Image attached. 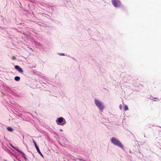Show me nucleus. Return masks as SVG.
<instances>
[{"label": "nucleus", "instance_id": "nucleus-1", "mask_svg": "<svg viewBox=\"0 0 161 161\" xmlns=\"http://www.w3.org/2000/svg\"><path fill=\"white\" fill-rule=\"evenodd\" d=\"M94 103L96 106L99 109L100 112H103L105 108L103 103L101 101L97 99H95Z\"/></svg>", "mask_w": 161, "mask_h": 161}, {"label": "nucleus", "instance_id": "nucleus-2", "mask_svg": "<svg viewBox=\"0 0 161 161\" xmlns=\"http://www.w3.org/2000/svg\"><path fill=\"white\" fill-rule=\"evenodd\" d=\"M111 142L114 145L122 149H124V146L121 142L117 139L114 137H113L111 139Z\"/></svg>", "mask_w": 161, "mask_h": 161}, {"label": "nucleus", "instance_id": "nucleus-3", "mask_svg": "<svg viewBox=\"0 0 161 161\" xmlns=\"http://www.w3.org/2000/svg\"><path fill=\"white\" fill-rule=\"evenodd\" d=\"M56 122L58 125L62 126L66 124V123L65 119L63 117L58 118L56 120Z\"/></svg>", "mask_w": 161, "mask_h": 161}, {"label": "nucleus", "instance_id": "nucleus-4", "mask_svg": "<svg viewBox=\"0 0 161 161\" xmlns=\"http://www.w3.org/2000/svg\"><path fill=\"white\" fill-rule=\"evenodd\" d=\"M112 3L115 8L120 7L121 5V3L119 0H112Z\"/></svg>", "mask_w": 161, "mask_h": 161}, {"label": "nucleus", "instance_id": "nucleus-5", "mask_svg": "<svg viewBox=\"0 0 161 161\" xmlns=\"http://www.w3.org/2000/svg\"><path fill=\"white\" fill-rule=\"evenodd\" d=\"M33 142L35 145V147L37 150V152L41 155V156L43 157V155L40 151L39 149L38 148V146H37L36 142L34 140H33Z\"/></svg>", "mask_w": 161, "mask_h": 161}, {"label": "nucleus", "instance_id": "nucleus-6", "mask_svg": "<svg viewBox=\"0 0 161 161\" xmlns=\"http://www.w3.org/2000/svg\"><path fill=\"white\" fill-rule=\"evenodd\" d=\"M15 69H17L19 72L20 73H23V71L22 69L18 65H15Z\"/></svg>", "mask_w": 161, "mask_h": 161}, {"label": "nucleus", "instance_id": "nucleus-7", "mask_svg": "<svg viewBox=\"0 0 161 161\" xmlns=\"http://www.w3.org/2000/svg\"><path fill=\"white\" fill-rule=\"evenodd\" d=\"M4 87L5 89L6 90L8 91H12V90L9 87L7 86H4Z\"/></svg>", "mask_w": 161, "mask_h": 161}, {"label": "nucleus", "instance_id": "nucleus-8", "mask_svg": "<svg viewBox=\"0 0 161 161\" xmlns=\"http://www.w3.org/2000/svg\"><path fill=\"white\" fill-rule=\"evenodd\" d=\"M35 45L36 46L42 47V45L40 44L39 42H35Z\"/></svg>", "mask_w": 161, "mask_h": 161}, {"label": "nucleus", "instance_id": "nucleus-9", "mask_svg": "<svg viewBox=\"0 0 161 161\" xmlns=\"http://www.w3.org/2000/svg\"><path fill=\"white\" fill-rule=\"evenodd\" d=\"M7 130L9 131L12 132L14 130L13 129L10 127H8L7 128Z\"/></svg>", "mask_w": 161, "mask_h": 161}, {"label": "nucleus", "instance_id": "nucleus-10", "mask_svg": "<svg viewBox=\"0 0 161 161\" xmlns=\"http://www.w3.org/2000/svg\"><path fill=\"white\" fill-rule=\"evenodd\" d=\"M19 153L22 154V156L25 159L26 158V155L22 151H20V152H19Z\"/></svg>", "mask_w": 161, "mask_h": 161}, {"label": "nucleus", "instance_id": "nucleus-11", "mask_svg": "<svg viewBox=\"0 0 161 161\" xmlns=\"http://www.w3.org/2000/svg\"><path fill=\"white\" fill-rule=\"evenodd\" d=\"M14 80L16 81H19L20 80V78L18 76H16L14 77Z\"/></svg>", "mask_w": 161, "mask_h": 161}, {"label": "nucleus", "instance_id": "nucleus-12", "mask_svg": "<svg viewBox=\"0 0 161 161\" xmlns=\"http://www.w3.org/2000/svg\"><path fill=\"white\" fill-rule=\"evenodd\" d=\"M128 106L126 105L125 104V111H126L128 110Z\"/></svg>", "mask_w": 161, "mask_h": 161}, {"label": "nucleus", "instance_id": "nucleus-13", "mask_svg": "<svg viewBox=\"0 0 161 161\" xmlns=\"http://www.w3.org/2000/svg\"><path fill=\"white\" fill-rule=\"evenodd\" d=\"M13 148H14V149L15 150H16L18 152H20V150L18 148H17L16 147H13Z\"/></svg>", "mask_w": 161, "mask_h": 161}, {"label": "nucleus", "instance_id": "nucleus-14", "mask_svg": "<svg viewBox=\"0 0 161 161\" xmlns=\"http://www.w3.org/2000/svg\"><path fill=\"white\" fill-rule=\"evenodd\" d=\"M58 54L60 56H64L65 54L64 53H58Z\"/></svg>", "mask_w": 161, "mask_h": 161}, {"label": "nucleus", "instance_id": "nucleus-15", "mask_svg": "<svg viewBox=\"0 0 161 161\" xmlns=\"http://www.w3.org/2000/svg\"><path fill=\"white\" fill-rule=\"evenodd\" d=\"M119 108L120 110H121L122 109V106L121 104H120L119 106Z\"/></svg>", "mask_w": 161, "mask_h": 161}, {"label": "nucleus", "instance_id": "nucleus-16", "mask_svg": "<svg viewBox=\"0 0 161 161\" xmlns=\"http://www.w3.org/2000/svg\"><path fill=\"white\" fill-rule=\"evenodd\" d=\"M10 145L11 146V147L13 148V147H14V146H13L12 144H10Z\"/></svg>", "mask_w": 161, "mask_h": 161}, {"label": "nucleus", "instance_id": "nucleus-17", "mask_svg": "<svg viewBox=\"0 0 161 161\" xmlns=\"http://www.w3.org/2000/svg\"><path fill=\"white\" fill-rule=\"evenodd\" d=\"M60 130L61 131H63L62 130V129H61Z\"/></svg>", "mask_w": 161, "mask_h": 161}]
</instances>
